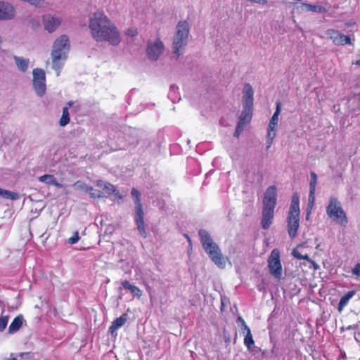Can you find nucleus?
Listing matches in <instances>:
<instances>
[{
    "label": "nucleus",
    "instance_id": "1",
    "mask_svg": "<svg viewBox=\"0 0 360 360\" xmlns=\"http://www.w3.org/2000/svg\"><path fill=\"white\" fill-rule=\"evenodd\" d=\"M88 27L91 38L97 43L105 42L116 46L122 41L118 27L102 10L89 14Z\"/></svg>",
    "mask_w": 360,
    "mask_h": 360
},
{
    "label": "nucleus",
    "instance_id": "2",
    "mask_svg": "<svg viewBox=\"0 0 360 360\" xmlns=\"http://www.w3.org/2000/svg\"><path fill=\"white\" fill-rule=\"evenodd\" d=\"M199 236L203 250L210 260L219 269H224L229 259L222 254L217 243L214 241L210 233L205 230H200Z\"/></svg>",
    "mask_w": 360,
    "mask_h": 360
},
{
    "label": "nucleus",
    "instance_id": "3",
    "mask_svg": "<svg viewBox=\"0 0 360 360\" xmlns=\"http://www.w3.org/2000/svg\"><path fill=\"white\" fill-rule=\"evenodd\" d=\"M70 49V39L65 34L60 35L53 41L51 57L52 68L56 72L57 76H59L60 70L64 66Z\"/></svg>",
    "mask_w": 360,
    "mask_h": 360
},
{
    "label": "nucleus",
    "instance_id": "4",
    "mask_svg": "<svg viewBox=\"0 0 360 360\" xmlns=\"http://www.w3.org/2000/svg\"><path fill=\"white\" fill-rule=\"evenodd\" d=\"M253 95L254 91L252 86L245 84L243 91V110L240 116L234 136L238 137L243 131L245 126L249 123L252 119L253 108Z\"/></svg>",
    "mask_w": 360,
    "mask_h": 360
},
{
    "label": "nucleus",
    "instance_id": "5",
    "mask_svg": "<svg viewBox=\"0 0 360 360\" xmlns=\"http://www.w3.org/2000/svg\"><path fill=\"white\" fill-rule=\"evenodd\" d=\"M287 222L288 234L293 238L296 236L300 226V200L297 193L292 196Z\"/></svg>",
    "mask_w": 360,
    "mask_h": 360
},
{
    "label": "nucleus",
    "instance_id": "6",
    "mask_svg": "<svg viewBox=\"0 0 360 360\" xmlns=\"http://www.w3.org/2000/svg\"><path fill=\"white\" fill-rule=\"evenodd\" d=\"M189 34V25L186 21H180L176 26L174 37L172 51L176 57L180 56L187 44Z\"/></svg>",
    "mask_w": 360,
    "mask_h": 360
},
{
    "label": "nucleus",
    "instance_id": "7",
    "mask_svg": "<svg viewBox=\"0 0 360 360\" xmlns=\"http://www.w3.org/2000/svg\"><path fill=\"white\" fill-rule=\"evenodd\" d=\"M328 216L338 224L340 226L345 228L348 224L347 214L343 210L341 202L335 196H331L326 207Z\"/></svg>",
    "mask_w": 360,
    "mask_h": 360
},
{
    "label": "nucleus",
    "instance_id": "8",
    "mask_svg": "<svg viewBox=\"0 0 360 360\" xmlns=\"http://www.w3.org/2000/svg\"><path fill=\"white\" fill-rule=\"evenodd\" d=\"M131 196L135 203V222L141 236L146 238L147 233L144 226L143 211L141 203V193L136 188L131 190Z\"/></svg>",
    "mask_w": 360,
    "mask_h": 360
},
{
    "label": "nucleus",
    "instance_id": "9",
    "mask_svg": "<svg viewBox=\"0 0 360 360\" xmlns=\"http://www.w3.org/2000/svg\"><path fill=\"white\" fill-rule=\"evenodd\" d=\"M268 267L270 274L276 279L282 276V264L280 259V252L278 249H274L268 259Z\"/></svg>",
    "mask_w": 360,
    "mask_h": 360
},
{
    "label": "nucleus",
    "instance_id": "10",
    "mask_svg": "<svg viewBox=\"0 0 360 360\" xmlns=\"http://www.w3.org/2000/svg\"><path fill=\"white\" fill-rule=\"evenodd\" d=\"M32 75L33 89L37 95L42 96L44 95L46 90L45 72L43 69L34 68L32 71Z\"/></svg>",
    "mask_w": 360,
    "mask_h": 360
},
{
    "label": "nucleus",
    "instance_id": "11",
    "mask_svg": "<svg viewBox=\"0 0 360 360\" xmlns=\"http://www.w3.org/2000/svg\"><path fill=\"white\" fill-rule=\"evenodd\" d=\"M165 46L159 39H150L148 41L146 53L151 60H157L162 54Z\"/></svg>",
    "mask_w": 360,
    "mask_h": 360
},
{
    "label": "nucleus",
    "instance_id": "12",
    "mask_svg": "<svg viewBox=\"0 0 360 360\" xmlns=\"http://www.w3.org/2000/svg\"><path fill=\"white\" fill-rule=\"evenodd\" d=\"M277 202V188L272 185L264 192L262 201L263 208L275 209Z\"/></svg>",
    "mask_w": 360,
    "mask_h": 360
},
{
    "label": "nucleus",
    "instance_id": "13",
    "mask_svg": "<svg viewBox=\"0 0 360 360\" xmlns=\"http://www.w3.org/2000/svg\"><path fill=\"white\" fill-rule=\"evenodd\" d=\"M44 29L49 33L53 32L61 24L62 18L60 16L46 14L42 17Z\"/></svg>",
    "mask_w": 360,
    "mask_h": 360
},
{
    "label": "nucleus",
    "instance_id": "14",
    "mask_svg": "<svg viewBox=\"0 0 360 360\" xmlns=\"http://www.w3.org/2000/svg\"><path fill=\"white\" fill-rule=\"evenodd\" d=\"M15 15L16 10L12 4L0 1V20H13Z\"/></svg>",
    "mask_w": 360,
    "mask_h": 360
},
{
    "label": "nucleus",
    "instance_id": "15",
    "mask_svg": "<svg viewBox=\"0 0 360 360\" xmlns=\"http://www.w3.org/2000/svg\"><path fill=\"white\" fill-rule=\"evenodd\" d=\"M327 36L333 41V44L337 46H344L345 44H351V38L341 33L340 32L330 29L327 31Z\"/></svg>",
    "mask_w": 360,
    "mask_h": 360
},
{
    "label": "nucleus",
    "instance_id": "16",
    "mask_svg": "<svg viewBox=\"0 0 360 360\" xmlns=\"http://www.w3.org/2000/svg\"><path fill=\"white\" fill-rule=\"evenodd\" d=\"M284 3L288 7H292V10L297 12L314 11L315 6L302 2V0H284Z\"/></svg>",
    "mask_w": 360,
    "mask_h": 360
},
{
    "label": "nucleus",
    "instance_id": "17",
    "mask_svg": "<svg viewBox=\"0 0 360 360\" xmlns=\"http://www.w3.org/2000/svg\"><path fill=\"white\" fill-rule=\"evenodd\" d=\"M96 185L98 187L102 188L107 194L112 195L113 200H119L122 198V195L112 184L102 180H98L96 182Z\"/></svg>",
    "mask_w": 360,
    "mask_h": 360
},
{
    "label": "nucleus",
    "instance_id": "18",
    "mask_svg": "<svg viewBox=\"0 0 360 360\" xmlns=\"http://www.w3.org/2000/svg\"><path fill=\"white\" fill-rule=\"evenodd\" d=\"M274 216V209L263 208L262 226L264 229H267L271 225Z\"/></svg>",
    "mask_w": 360,
    "mask_h": 360
},
{
    "label": "nucleus",
    "instance_id": "19",
    "mask_svg": "<svg viewBox=\"0 0 360 360\" xmlns=\"http://www.w3.org/2000/svg\"><path fill=\"white\" fill-rule=\"evenodd\" d=\"M314 192H315V173L311 172L310 193H309V204H308V208H307V218H308L309 212H311L313 207H314V202L315 200V198L314 195Z\"/></svg>",
    "mask_w": 360,
    "mask_h": 360
},
{
    "label": "nucleus",
    "instance_id": "20",
    "mask_svg": "<svg viewBox=\"0 0 360 360\" xmlns=\"http://www.w3.org/2000/svg\"><path fill=\"white\" fill-rule=\"evenodd\" d=\"M24 322V318L22 315H18L13 320L10 326H8V333L13 335L18 332L22 327Z\"/></svg>",
    "mask_w": 360,
    "mask_h": 360
},
{
    "label": "nucleus",
    "instance_id": "21",
    "mask_svg": "<svg viewBox=\"0 0 360 360\" xmlns=\"http://www.w3.org/2000/svg\"><path fill=\"white\" fill-rule=\"evenodd\" d=\"M127 321V315L126 314H123L120 317L115 319L111 326L109 328V332L113 335L115 333L116 330L122 327L124 323Z\"/></svg>",
    "mask_w": 360,
    "mask_h": 360
},
{
    "label": "nucleus",
    "instance_id": "22",
    "mask_svg": "<svg viewBox=\"0 0 360 360\" xmlns=\"http://www.w3.org/2000/svg\"><path fill=\"white\" fill-rule=\"evenodd\" d=\"M13 59L19 70L23 72L27 70L30 64V60L28 58L14 56Z\"/></svg>",
    "mask_w": 360,
    "mask_h": 360
},
{
    "label": "nucleus",
    "instance_id": "23",
    "mask_svg": "<svg viewBox=\"0 0 360 360\" xmlns=\"http://www.w3.org/2000/svg\"><path fill=\"white\" fill-rule=\"evenodd\" d=\"M356 290H350L342 296L338 304V311L341 312L344 308L348 304L349 300L355 295Z\"/></svg>",
    "mask_w": 360,
    "mask_h": 360
},
{
    "label": "nucleus",
    "instance_id": "24",
    "mask_svg": "<svg viewBox=\"0 0 360 360\" xmlns=\"http://www.w3.org/2000/svg\"><path fill=\"white\" fill-rule=\"evenodd\" d=\"M281 103H280V102H277L276 111L274 112L273 116L271 117L268 127H273V128H277L278 123V116L281 113Z\"/></svg>",
    "mask_w": 360,
    "mask_h": 360
},
{
    "label": "nucleus",
    "instance_id": "25",
    "mask_svg": "<svg viewBox=\"0 0 360 360\" xmlns=\"http://www.w3.org/2000/svg\"><path fill=\"white\" fill-rule=\"evenodd\" d=\"M276 131L277 128H273L269 127H267V133L266 136L267 148H269L272 145L274 140L276 136Z\"/></svg>",
    "mask_w": 360,
    "mask_h": 360
},
{
    "label": "nucleus",
    "instance_id": "26",
    "mask_svg": "<svg viewBox=\"0 0 360 360\" xmlns=\"http://www.w3.org/2000/svg\"><path fill=\"white\" fill-rule=\"evenodd\" d=\"M31 355L30 353L11 354L4 360H30Z\"/></svg>",
    "mask_w": 360,
    "mask_h": 360
},
{
    "label": "nucleus",
    "instance_id": "27",
    "mask_svg": "<svg viewBox=\"0 0 360 360\" xmlns=\"http://www.w3.org/2000/svg\"><path fill=\"white\" fill-rule=\"evenodd\" d=\"M244 345L246 346L248 350H251L255 345V341L252 338L251 331H249L244 337Z\"/></svg>",
    "mask_w": 360,
    "mask_h": 360
},
{
    "label": "nucleus",
    "instance_id": "28",
    "mask_svg": "<svg viewBox=\"0 0 360 360\" xmlns=\"http://www.w3.org/2000/svg\"><path fill=\"white\" fill-rule=\"evenodd\" d=\"M70 122L68 107H64L63 108V115L60 120V124L62 127L65 126Z\"/></svg>",
    "mask_w": 360,
    "mask_h": 360
},
{
    "label": "nucleus",
    "instance_id": "29",
    "mask_svg": "<svg viewBox=\"0 0 360 360\" xmlns=\"http://www.w3.org/2000/svg\"><path fill=\"white\" fill-rule=\"evenodd\" d=\"M9 321V316L3 314L0 316V332H3L7 327Z\"/></svg>",
    "mask_w": 360,
    "mask_h": 360
},
{
    "label": "nucleus",
    "instance_id": "30",
    "mask_svg": "<svg viewBox=\"0 0 360 360\" xmlns=\"http://www.w3.org/2000/svg\"><path fill=\"white\" fill-rule=\"evenodd\" d=\"M39 181H41L42 183L49 184V185H52L53 183H55V178L53 175H51V174H45V175L41 176L39 178Z\"/></svg>",
    "mask_w": 360,
    "mask_h": 360
},
{
    "label": "nucleus",
    "instance_id": "31",
    "mask_svg": "<svg viewBox=\"0 0 360 360\" xmlns=\"http://www.w3.org/2000/svg\"><path fill=\"white\" fill-rule=\"evenodd\" d=\"M86 192L92 198H101L103 197L101 192L94 189L92 186L86 187Z\"/></svg>",
    "mask_w": 360,
    "mask_h": 360
},
{
    "label": "nucleus",
    "instance_id": "32",
    "mask_svg": "<svg viewBox=\"0 0 360 360\" xmlns=\"http://www.w3.org/2000/svg\"><path fill=\"white\" fill-rule=\"evenodd\" d=\"M0 196L7 199L14 200L17 198L18 195L17 193L0 188Z\"/></svg>",
    "mask_w": 360,
    "mask_h": 360
},
{
    "label": "nucleus",
    "instance_id": "33",
    "mask_svg": "<svg viewBox=\"0 0 360 360\" xmlns=\"http://www.w3.org/2000/svg\"><path fill=\"white\" fill-rule=\"evenodd\" d=\"M129 291L134 297L140 298L142 295V291L141 289L134 285Z\"/></svg>",
    "mask_w": 360,
    "mask_h": 360
},
{
    "label": "nucleus",
    "instance_id": "34",
    "mask_svg": "<svg viewBox=\"0 0 360 360\" xmlns=\"http://www.w3.org/2000/svg\"><path fill=\"white\" fill-rule=\"evenodd\" d=\"M302 248V247H297V248L294 249L292 251V255L295 257L297 259H308V255H302L300 252V250Z\"/></svg>",
    "mask_w": 360,
    "mask_h": 360
},
{
    "label": "nucleus",
    "instance_id": "35",
    "mask_svg": "<svg viewBox=\"0 0 360 360\" xmlns=\"http://www.w3.org/2000/svg\"><path fill=\"white\" fill-rule=\"evenodd\" d=\"M125 34L129 37H135L138 34V30L135 27H129L126 30Z\"/></svg>",
    "mask_w": 360,
    "mask_h": 360
},
{
    "label": "nucleus",
    "instance_id": "36",
    "mask_svg": "<svg viewBox=\"0 0 360 360\" xmlns=\"http://www.w3.org/2000/svg\"><path fill=\"white\" fill-rule=\"evenodd\" d=\"M79 239L78 231H75L74 235L68 239V242L70 244L76 243Z\"/></svg>",
    "mask_w": 360,
    "mask_h": 360
},
{
    "label": "nucleus",
    "instance_id": "37",
    "mask_svg": "<svg viewBox=\"0 0 360 360\" xmlns=\"http://www.w3.org/2000/svg\"><path fill=\"white\" fill-rule=\"evenodd\" d=\"M352 274L356 277L360 276V263H357L355 264V266L352 270Z\"/></svg>",
    "mask_w": 360,
    "mask_h": 360
},
{
    "label": "nucleus",
    "instance_id": "38",
    "mask_svg": "<svg viewBox=\"0 0 360 360\" xmlns=\"http://www.w3.org/2000/svg\"><path fill=\"white\" fill-rule=\"evenodd\" d=\"M75 186L77 188H79V189H82V190H85L86 191V187H89V186H87L86 184L80 181H77L75 184Z\"/></svg>",
    "mask_w": 360,
    "mask_h": 360
},
{
    "label": "nucleus",
    "instance_id": "39",
    "mask_svg": "<svg viewBox=\"0 0 360 360\" xmlns=\"http://www.w3.org/2000/svg\"><path fill=\"white\" fill-rule=\"evenodd\" d=\"M122 285L123 286V288H124L125 289H127V290H130L134 285L131 284L128 281H122L121 283Z\"/></svg>",
    "mask_w": 360,
    "mask_h": 360
},
{
    "label": "nucleus",
    "instance_id": "40",
    "mask_svg": "<svg viewBox=\"0 0 360 360\" xmlns=\"http://www.w3.org/2000/svg\"><path fill=\"white\" fill-rule=\"evenodd\" d=\"M240 330L243 334L245 335L249 331H250V329L246 323H244L243 325L240 326Z\"/></svg>",
    "mask_w": 360,
    "mask_h": 360
},
{
    "label": "nucleus",
    "instance_id": "41",
    "mask_svg": "<svg viewBox=\"0 0 360 360\" xmlns=\"http://www.w3.org/2000/svg\"><path fill=\"white\" fill-rule=\"evenodd\" d=\"M250 1L252 2H254V3H257V4H266L267 1L266 0H250Z\"/></svg>",
    "mask_w": 360,
    "mask_h": 360
},
{
    "label": "nucleus",
    "instance_id": "42",
    "mask_svg": "<svg viewBox=\"0 0 360 360\" xmlns=\"http://www.w3.org/2000/svg\"><path fill=\"white\" fill-rule=\"evenodd\" d=\"M237 322L240 323V326L243 325L244 323H246L245 320L242 317H240V316H239L237 319Z\"/></svg>",
    "mask_w": 360,
    "mask_h": 360
},
{
    "label": "nucleus",
    "instance_id": "43",
    "mask_svg": "<svg viewBox=\"0 0 360 360\" xmlns=\"http://www.w3.org/2000/svg\"><path fill=\"white\" fill-rule=\"evenodd\" d=\"M326 9L321 6H316V12H325Z\"/></svg>",
    "mask_w": 360,
    "mask_h": 360
},
{
    "label": "nucleus",
    "instance_id": "44",
    "mask_svg": "<svg viewBox=\"0 0 360 360\" xmlns=\"http://www.w3.org/2000/svg\"><path fill=\"white\" fill-rule=\"evenodd\" d=\"M52 185H53L58 188H61L63 186L62 184L58 183L56 179H55V183H53Z\"/></svg>",
    "mask_w": 360,
    "mask_h": 360
},
{
    "label": "nucleus",
    "instance_id": "45",
    "mask_svg": "<svg viewBox=\"0 0 360 360\" xmlns=\"http://www.w3.org/2000/svg\"><path fill=\"white\" fill-rule=\"evenodd\" d=\"M355 65L360 66V59L354 63Z\"/></svg>",
    "mask_w": 360,
    "mask_h": 360
},
{
    "label": "nucleus",
    "instance_id": "46",
    "mask_svg": "<svg viewBox=\"0 0 360 360\" xmlns=\"http://www.w3.org/2000/svg\"><path fill=\"white\" fill-rule=\"evenodd\" d=\"M68 104V105L70 107V106H72V105L73 103H72V102H69Z\"/></svg>",
    "mask_w": 360,
    "mask_h": 360
},
{
    "label": "nucleus",
    "instance_id": "47",
    "mask_svg": "<svg viewBox=\"0 0 360 360\" xmlns=\"http://www.w3.org/2000/svg\"><path fill=\"white\" fill-rule=\"evenodd\" d=\"M311 263L313 264V265L315 266V263L314 262V261H311Z\"/></svg>",
    "mask_w": 360,
    "mask_h": 360
}]
</instances>
